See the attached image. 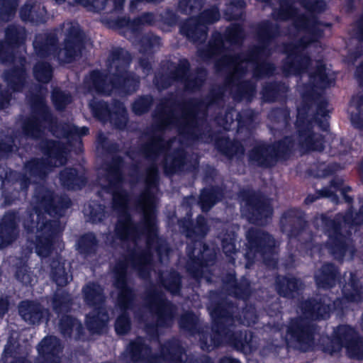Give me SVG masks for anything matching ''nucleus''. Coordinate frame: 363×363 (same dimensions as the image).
<instances>
[{"label":"nucleus","instance_id":"nucleus-1","mask_svg":"<svg viewBox=\"0 0 363 363\" xmlns=\"http://www.w3.org/2000/svg\"><path fill=\"white\" fill-rule=\"evenodd\" d=\"M112 195L113 208L118 213L115 228V238L106 236L110 245H121L128 254L113 267L114 286L118 290L117 306L121 315L117 318L115 329L123 335L130 328L126 311L131 308L135 298L133 289L127 286L128 274L134 270L140 277H149L152 267V250L154 249L161 262L168 259L170 250L164 240L157 236L156 208L158 201V183H145V189L135 201V206L142 215L140 223H134L128 212V194L122 183H99Z\"/></svg>","mask_w":363,"mask_h":363},{"label":"nucleus","instance_id":"nucleus-2","mask_svg":"<svg viewBox=\"0 0 363 363\" xmlns=\"http://www.w3.org/2000/svg\"><path fill=\"white\" fill-rule=\"evenodd\" d=\"M309 84L298 85L303 104L297 108L296 141L286 136L272 145L264 143L257 144L250 152V160L257 165L268 167L278 161L285 160L294 150L302 152H320L324 149L323 138L314 132L313 123L326 130L328 127L327 101L321 96L323 89L330 86L334 82L333 72L323 64L316 62L314 72L308 74Z\"/></svg>","mask_w":363,"mask_h":363},{"label":"nucleus","instance_id":"nucleus-3","mask_svg":"<svg viewBox=\"0 0 363 363\" xmlns=\"http://www.w3.org/2000/svg\"><path fill=\"white\" fill-rule=\"evenodd\" d=\"M30 205L33 212H26L23 218L25 230L28 234H31L28 238L30 245L23 250L16 264V277L25 285L31 284L35 279L32 272L26 264L33 247L38 256L48 257L52 243L63 228L58 220H51L47 218V216L53 218L62 216L65 210L70 207L71 200L66 195L54 196L53 192L45 186H38Z\"/></svg>","mask_w":363,"mask_h":363},{"label":"nucleus","instance_id":"nucleus-4","mask_svg":"<svg viewBox=\"0 0 363 363\" xmlns=\"http://www.w3.org/2000/svg\"><path fill=\"white\" fill-rule=\"evenodd\" d=\"M208 310L212 318V334H206L200 331L198 318L192 313H185L179 320L180 328L190 335L199 334L201 348L204 351H211L223 344H228L237 350L250 353L255 350L257 345L252 333L245 330L238 331L235 328L242 324L247 326L254 325L257 321L256 311L254 307H246L242 311L243 318H238V306L228 301L215 303L211 301Z\"/></svg>","mask_w":363,"mask_h":363},{"label":"nucleus","instance_id":"nucleus-5","mask_svg":"<svg viewBox=\"0 0 363 363\" xmlns=\"http://www.w3.org/2000/svg\"><path fill=\"white\" fill-rule=\"evenodd\" d=\"M279 9H273L272 15L276 20H292L296 31V41L284 45L282 51L286 54L282 69L285 75L304 73L311 64L308 49L319 45L323 24L318 21L311 12H321L326 4L323 0H279Z\"/></svg>","mask_w":363,"mask_h":363},{"label":"nucleus","instance_id":"nucleus-6","mask_svg":"<svg viewBox=\"0 0 363 363\" xmlns=\"http://www.w3.org/2000/svg\"><path fill=\"white\" fill-rule=\"evenodd\" d=\"M343 298L333 301L323 296L318 302L310 299L302 302L297 310L299 316L291 318L286 328L284 341L288 347L306 352L309 350L314 340L315 328L312 320L329 317L332 310L342 311L348 302L359 303L363 301V286L355 274L350 272L347 282L342 289Z\"/></svg>","mask_w":363,"mask_h":363},{"label":"nucleus","instance_id":"nucleus-7","mask_svg":"<svg viewBox=\"0 0 363 363\" xmlns=\"http://www.w3.org/2000/svg\"><path fill=\"white\" fill-rule=\"evenodd\" d=\"M47 93V89L40 87L39 94L30 97L31 116L23 122V134L20 135V138L16 135L15 138L12 136L1 135L0 159L8 157L9 153L17 150L16 140H18L19 145H21V141L24 138H40L47 129L57 138L66 139L70 146L72 145V141L80 145L81 137L89 133V128L85 126L79 128L69 123L57 125L45 104V98Z\"/></svg>","mask_w":363,"mask_h":363},{"label":"nucleus","instance_id":"nucleus-8","mask_svg":"<svg viewBox=\"0 0 363 363\" xmlns=\"http://www.w3.org/2000/svg\"><path fill=\"white\" fill-rule=\"evenodd\" d=\"M40 148L45 159H33L26 162L23 172L0 167V189L5 198V203L11 204L16 199L25 197L32 182L43 179L53 167L67 162L68 147L53 140H43Z\"/></svg>","mask_w":363,"mask_h":363},{"label":"nucleus","instance_id":"nucleus-9","mask_svg":"<svg viewBox=\"0 0 363 363\" xmlns=\"http://www.w3.org/2000/svg\"><path fill=\"white\" fill-rule=\"evenodd\" d=\"M131 57L130 53L122 48L111 50L106 65L108 74L93 71L84 81V93L110 94L114 89L125 94L136 91L140 79L133 73L128 72Z\"/></svg>","mask_w":363,"mask_h":363},{"label":"nucleus","instance_id":"nucleus-10","mask_svg":"<svg viewBox=\"0 0 363 363\" xmlns=\"http://www.w3.org/2000/svg\"><path fill=\"white\" fill-rule=\"evenodd\" d=\"M363 223V205L358 213L353 216L349 211L345 215L337 214L333 220L321 214L314 218L313 224L317 229H321L327 235L328 240L324 245L337 260L344 258L352 259L355 250L349 235L352 225Z\"/></svg>","mask_w":363,"mask_h":363},{"label":"nucleus","instance_id":"nucleus-11","mask_svg":"<svg viewBox=\"0 0 363 363\" xmlns=\"http://www.w3.org/2000/svg\"><path fill=\"white\" fill-rule=\"evenodd\" d=\"M151 340L138 337L130 342L123 354L125 363H213L206 356L198 360L189 358L180 342L172 339L159 345L158 352H153Z\"/></svg>","mask_w":363,"mask_h":363},{"label":"nucleus","instance_id":"nucleus-12","mask_svg":"<svg viewBox=\"0 0 363 363\" xmlns=\"http://www.w3.org/2000/svg\"><path fill=\"white\" fill-rule=\"evenodd\" d=\"M179 225L186 236L194 241L186 247L189 257L186 266L187 272L196 280L204 278L210 281L208 268L213 264L216 255L201 241L208 231L205 218L202 216H198L196 223L193 228H191L192 223L189 218L179 220Z\"/></svg>","mask_w":363,"mask_h":363},{"label":"nucleus","instance_id":"nucleus-13","mask_svg":"<svg viewBox=\"0 0 363 363\" xmlns=\"http://www.w3.org/2000/svg\"><path fill=\"white\" fill-rule=\"evenodd\" d=\"M65 33L64 47L57 48L56 31L41 33L35 36L33 47L36 55L40 57L52 56L60 62H70L81 54L83 48V35L77 23L67 22L62 26Z\"/></svg>","mask_w":363,"mask_h":363},{"label":"nucleus","instance_id":"nucleus-14","mask_svg":"<svg viewBox=\"0 0 363 363\" xmlns=\"http://www.w3.org/2000/svg\"><path fill=\"white\" fill-rule=\"evenodd\" d=\"M26 30L21 26L11 25L5 31V42L0 41V62H12L13 69L6 71L4 74V81L13 91H21L26 82V73L24 68L26 59L19 55L15 56L16 48L24 49Z\"/></svg>","mask_w":363,"mask_h":363},{"label":"nucleus","instance_id":"nucleus-15","mask_svg":"<svg viewBox=\"0 0 363 363\" xmlns=\"http://www.w3.org/2000/svg\"><path fill=\"white\" fill-rule=\"evenodd\" d=\"M246 268H250L253 262L259 258L263 259L267 267H277V243L270 235L260 229L252 228L246 233Z\"/></svg>","mask_w":363,"mask_h":363},{"label":"nucleus","instance_id":"nucleus-16","mask_svg":"<svg viewBox=\"0 0 363 363\" xmlns=\"http://www.w3.org/2000/svg\"><path fill=\"white\" fill-rule=\"evenodd\" d=\"M281 228L283 233H286L289 238V245L296 244L299 242L300 249L306 248L310 250V255L320 253L323 245H319L316 240L313 243V238L306 228V222L303 213L298 209H290L286 211L281 218Z\"/></svg>","mask_w":363,"mask_h":363},{"label":"nucleus","instance_id":"nucleus-17","mask_svg":"<svg viewBox=\"0 0 363 363\" xmlns=\"http://www.w3.org/2000/svg\"><path fill=\"white\" fill-rule=\"evenodd\" d=\"M189 62L186 59H182L176 64H171L169 72L165 75L155 76L154 84L158 89L167 88L173 82H179L184 85L188 91H196L203 85L206 71L203 68L198 69L196 73L189 74Z\"/></svg>","mask_w":363,"mask_h":363},{"label":"nucleus","instance_id":"nucleus-18","mask_svg":"<svg viewBox=\"0 0 363 363\" xmlns=\"http://www.w3.org/2000/svg\"><path fill=\"white\" fill-rule=\"evenodd\" d=\"M145 303L152 315L156 318V324L145 325V330L147 334L152 332V338L158 337L159 327H169L172 325L176 314V306L167 301L162 292L155 289L147 291Z\"/></svg>","mask_w":363,"mask_h":363},{"label":"nucleus","instance_id":"nucleus-19","mask_svg":"<svg viewBox=\"0 0 363 363\" xmlns=\"http://www.w3.org/2000/svg\"><path fill=\"white\" fill-rule=\"evenodd\" d=\"M84 301L94 308V312L86 316V325L92 333H101L108 321V315L104 306L103 289L95 283H89L82 289Z\"/></svg>","mask_w":363,"mask_h":363},{"label":"nucleus","instance_id":"nucleus-20","mask_svg":"<svg viewBox=\"0 0 363 363\" xmlns=\"http://www.w3.org/2000/svg\"><path fill=\"white\" fill-rule=\"evenodd\" d=\"M345 347L351 358L363 359V338L356 330L347 325H339L334 330L330 344L324 347L323 351L330 355L338 354Z\"/></svg>","mask_w":363,"mask_h":363},{"label":"nucleus","instance_id":"nucleus-21","mask_svg":"<svg viewBox=\"0 0 363 363\" xmlns=\"http://www.w3.org/2000/svg\"><path fill=\"white\" fill-rule=\"evenodd\" d=\"M242 213L250 223L264 225L273 213L270 201L251 190H242L239 194Z\"/></svg>","mask_w":363,"mask_h":363},{"label":"nucleus","instance_id":"nucleus-22","mask_svg":"<svg viewBox=\"0 0 363 363\" xmlns=\"http://www.w3.org/2000/svg\"><path fill=\"white\" fill-rule=\"evenodd\" d=\"M154 20V15L147 13L132 21L127 22L123 35L132 40L133 44L139 45L140 52L150 53L161 46V39L152 33H147L140 37L142 26L145 24H152Z\"/></svg>","mask_w":363,"mask_h":363},{"label":"nucleus","instance_id":"nucleus-23","mask_svg":"<svg viewBox=\"0 0 363 363\" xmlns=\"http://www.w3.org/2000/svg\"><path fill=\"white\" fill-rule=\"evenodd\" d=\"M220 15L218 6L203 11L198 17L191 18L181 27V33L194 43L204 42L207 38L208 24L216 23Z\"/></svg>","mask_w":363,"mask_h":363},{"label":"nucleus","instance_id":"nucleus-24","mask_svg":"<svg viewBox=\"0 0 363 363\" xmlns=\"http://www.w3.org/2000/svg\"><path fill=\"white\" fill-rule=\"evenodd\" d=\"M89 106L94 117L105 123L109 121L112 125L118 129H123L128 122L127 111L119 101H115L111 106L106 102L91 100Z\"/></svg>","mask_w":363,"mask_h":363},{"label":"nucleus","instance_id":"nucleus-25","mask_svg":"<svg viewBox=\"0 0 363 363\" xmlns=\"http://www.w3.org/2000/svg\"><path fill=\"white\" fill-rule=\"evenodd\" d=\"M64 345L55 336L45 337L37 345L35 363H71L63 354Z\"/></svg>","mask_w":363,"mask_h":363},{"label":"nucleus","instance_id":"nucleus-26","mask_svg":"<svg viewBox=\"0 0 363 363\" xmlns=\"http://www.w3.org/2000/svg\"><path fill=\"white\" fill-rule=\"evenodd\" d=\"M18 311L21 318L29 325H38L43 320H48L49 316V311L35 301H21Z\"/></svg>","mask_w":363,"mask_h":363},{"label":"nucleus","instance_id":"nucleus-27","mask_svg":"<svg viewBox=\"0 0 363 363\" xmlns=\"http://www.w3.org/2000/svg\"><path fill=\"white\" fill-rule=\"evenodd\" d=\"M337 191L341 192V194L343 196L345 202L348 203H352L353 200L352 198L347 195V193L351 191V188L347 186H344L343 180L337 177L334 178L330 182L329 186L324 187L323 189L318 191L317 192V196L308 195L305 199V203L306 204H309L314 202L317 199L325 197L330 199L333 203H337L338 198L336 195V192Z\"/></svg>","mask_w":363,"mask_h":363},{"label":"nucleus","instance_id":"nucleus-28","mask_svg":"<svg viewBox=\"0 0 363 363\" xmlns=\"http://www.w3.org/2000/svg\"><path fill=\"white\" fill-rule=\"evenodd\" d=\"M18 235L16 213L14 212L5 213L0 221V249L11 245Z\"/></svg>","mask_w":363,"mask_h":363},{"label":"nucleus","instance_id":"nucleus-29","mask_svg":"<svg viewBox=\"0 0 363 363\" xmlns=\"http://www.w3.org/2000/svg\"><path fill=\"white\" fill-rule=\"evenodd\" d=\"M61 185L68 190L81 189L86 183V177L82 168L67 167L59 174Z\"/></svg>","mask_w":363,"mask_h":363},{"label":"nucleus","instance_id":"nucleus-30","mask_svg":"<svg viewBox=\"0 0 363 363\" xmlns=\"http://www.w3.org/2000/svg\"><path fill=\"white\" fill-rule=\"evenodd\" d=\"M125 0H73L77 4L81 5L87 11L100 13L106 11L111 12L122 9Z\"/></svg>","mask_w":363,"mask_h":363},{"label":"nucleus","instance_id":"nucleus-31","mask_svg":"<svg viewBox=\"0 0 363 363\" xmlns=\"http://www.w3.org/2000/svg\"><path fill=\"white\" fill-rule=\"evenodd\" d=\"M225 233L222 232L219 234L218 238L221 240L223 251L225 255L230 258V262L234 264L235 258L233 255L237 253V249L235 245V233L238 230V225L232 224H225L224 227Z\"/></svg>","mask_w":363,"mask_h":363},{"label":"nucleus","instance_id":"nucleus-32","mask_svg":"<svg viewBox=\"0 0 363 363\" xmlns=\"http://www.w3.org/2000/svg\"><path fill=\"white\" fill-rule=\"evenodd\" d=\"M338 270L333 264H325L314 275L318 288L330 289L335 285Z\"/></svg>","mask_w":363,"mask_h":363},{"label":"nucleus","instance_id":"nucleus-33","mask_svg":"<svg viewBox=\"0 0 363 363\" xmlns=\"http://www.w3.org/2000/svg\"><path fill=\"white\" fill-rule=\"evenodd\" d=\"M224 288L229 295L243 300L246 299L251 292L250 283L247 279L243 278L240 283H237L233 274H229L225 279Z\"/></svg>","mask_w":363,"mask_h":363},{"label":"nucleus","instance_id":"nucleus-34","mask_svg":"<svg viewBox=\"0 0 363 363\" xmlns=\"http://www.w3.org/2000/svg\"><path fill=\"white\" fill-rule=\"evenodd\" d=\"M302 283L294 277H277L276 289L278 294L284 297L294 298L301 289Z\"/></svg>","mask_w":363,"mask_h":363},{"label":"nucleus","instance_id":"nucleus-35","mask_svg":"<svg viewBox=\"0 0 363 363\" xmlns=\"http://www.w3.org/2000/svg\"><path fill=\"white\" fill-rule=\"evenodd\" d=\"M46 11L40 4L26 3L20 10L22 21L33 23H40L45 21Z\"/></svg>","mask_w":363,"mask_h":363},{"label":"nucleus","instance_id":"nucleus-36","mask_svg":"<svg viewBox=\"0 0 363 363\" xmlns=\"http://www.w3.org/2000/svg\"><path fill=\"white\" fill-rule=\"evenodd\" d=\"M289 118V111L286 108L273 109L269 113L271 124L269 125L272 133L276 135L279 131L286 130Z\"/></svg>","mask_w":363,"mask_h":363},{"label":"nucleus","instance_id":"nucleus-37","mask_svg":"<svg viewBox=\"0 0 363 363\" xmlns=\"http://www.w3.org/2000/svg\"><path fill=\"white\" fill-rule=\"evenodd\" d=\"M218 150L228 157H242L245 153L243 145L238 141H230L228 138L222 137L216 140Z\"/></svg>","mask_w":363,"mask_h":363},{"label":"nucleus","instance_id":"nucleus-38","mask_svg":"<svg viewBox=\"0 0 363 363\" xmlns=\"http://www.w3.org/2000/svg\"><path fill=\"white\" fill-rule=\"evenodd\" d=\"M50 266L51 278L57 286H64L72 279V276L66 272L65 261L62 260L61 257L53 260Z\"/></svg>","mask_w":363,"mask_h":363},{"label":"nucleus","instance_id":"nucleus-39","mask_svg":"<svg viewBox=\"0 0 363 363\" xmlns=\"http://www.w3.org/2000/svg\"><path fill=\"white\" fill-rule=\"evenodd\" d=\"M348 111L351 122L357 128H363V96H354L352 98Z\"/></svg>","mask_w":363,"mask_h":363},{"label":"nucleus","instance_id":"nucleus-40","mask_svg":"<svg viewBox=\"0 0 363 363\" xmlns=\"http://www.w3.org/2000/svg\"><path fill=\"white\" fill-rule=\"evenodd\" d=\"M219 188H206L201 193L199 203L203 211H208L223 196Z\"/></svg>","mask_w":363,"mask_h":363},{"label":"nucleus","instance_id":"nucleus-41","mask_svg":"<svg viewBox=\"0 0 363 363\" xmlns=\"http://www.w3.org/2000/svg\"><path fill=\"white\" fill-rule=\"evenodd\" d=\"M77 246L79 253L87 258L95 255L98 248V243L93 233H87L79 239Z\"/></svg>","mask_w":363,"mask_h":363},{"label":"nucleus","instance_id":"nucleus-42","mask_svg":"<svg viewBox=\"0 0 363 363\" xmlns=\"http://www.w3.org/2000/svg\"><path fill=\"white\" fill-rule=\"evenodd\" d=\"M59 329L61 334L65 337H70L74 332L79 337L82 334L83 327L78 320L69 315H64L60 320Z\"/></svg>","mask_w":363,"mask_h":363},{"label":"nucleus","instance_id":"nucleus-43","mask_svg":"<svg viewBox=\"0 0 363 363\" xmlns=\"http://www.w3.org/2000/svg\"><path fill=\"white\" fill-rule=\"evenodd\" d=\"M84 213L89 221L93 223L101 222L108 216V212L105 211V207L95 201H91L84 206Z\"/></svg>","mask_w":363,"mask_h":363},{"label":"nucleus","instance_id":"nucleus-44","mask_svg":"<svg viewBox=\"0 0 363 363\" xmlns=\"http://www.w3.org/2000/svg\"><path fill=\"white\" fill-rule=\"evenodd\" d=\"M288 87L285 84L274 83L267 84L262 91L263 100L266 102H272L282 97L287 92Z\"/></svg>","mask_w":363,"mask_h":363},{"label":"nucleus","instance_id":"nucleus-45","mask_svg":"<svg viewBox=\"0 0 363 363\" xmlns=\"http://www.w3.org/2000/svg\"><path fill=\"white\" fill-rule=\"evenodd\" d=\"M160 279L163 286L172 294L179 293L181 287V277L175 271L162 273Z\"/></svg>","mask_w":363,"mask_h":363},{"label":"nucleus","instance_id":"nucleus-46","mask_svg":"<svg viewBox=\"0 0 363 363\" xmlns=\"http://www.w3.org/2000/svg\"><path fill=\"white\" fill-rule=\"evenodd\" d=\"M4 358L7 363H32L26 354L21 352L18 347L10 344L5 347Z\"/></svg>","mask_w":363,"mask_h":363},{"label":"nucleus","instance_id":"nucleus-47","mask_svg":"<svg viewBox=\"0 0 363 363\" xmlns=\"http://www.w3.org/2000/svg\"><path fill=\"white\" fill-rule=\"evenodd\" d=\"M245 3L243 0H233L224 11V16L228 21L240 18L243 15Z\"/></svg>","mask_w":363,"mask_h":363},{"label":"nucleus","instance_id":"nucleus-48","mask_svg":"<svg viewBox=\"0 0 363 363\" xmlns=\"http://www.w3.org/2000/svg\"><path fill=\"white\" fill-rule=\"evenodd\" d=\"M206 1V0H179L177 10L181 13L191 15L199 11Z\"/></svg>","mask_w":363,"mask_h":363},{"label":"nucleus","instance_id":"nucleus-49","mask_svg":"<svg viewBox=\"0 0 363 363\" xmlns=\"http://www.w3.org/2000/svg\"><path fill=\"white\" fill-rule=\"evenodd\" d=\"M18 2L16 0H0V22H7L14 16Z\"/></svg>","mask_w":363,"mask_h":363},{"label":"nucleus","instance_id":"nucleus-50","mask_svg":"<svg viewBox=\"0 0 363 363\" xmlns=\"http://www.w3.org/2000/svg\"><path fill=\"white\" fill-rule=\"evenodd\" d=\"M35 78L40 82L48 83L52 76V69L49 63L39 62L33 69Z\"/></svg>","mask_w":363,"mask_h":363},{"label":"nucleus","instance_id":"nucleus-51","mask_svg":"<svg viewBox=\"0 0 363 363\" xmlns=\"http://www.w3.org/2000/svg\"><path fill=\"white\" fill-rule=\"evenodd\" d=\"M238 123V133L240 134L245 130L250 133V126L252 125L254 118V112L252 110H245L242 113L236 114Z\"/></svg>","mask_w":363,"mask_h":363},{"label":"nucleus","instance_id":"nucleus-52","mask_svg":"<svg viewBox=\"0 0 363 363\" xmlns=\"http://www.w3.org/2000/svg\"><path fill=\"white\" fill-rule=\"evenodd\" d=\"M52 99L55 108L58 110H62L71 103L72 96L66 91H62L59 89H54L52 94Z\"/></svg>","mask_w":363,"mask_h":363},{"label":"nucleus","instance_id":"nucleus-53","mask_svg":"<svg viewBox=\"0 0 363 363\" xmlns=\"http://www.w3.org/2000/svg\"><path fill=\"white\" fill-rule=\"evenodd\" d=\"M152 101L153 99L150 96H141L133 104V111L135 114L140 116L149 111Z\"/></svg>","mask_w":363,"mask_h":363},{"label":"nucleus","instance_id":"nucleus-54","mask_svg":"<svg viewBox=\"0 0 363 363\" xmlns=\"http://www.w3.org/2000/svg\"><path fill=\"white\" fill-rule=\"evenodd\" d=\"M53 309L57 313L67 311L70 307V298L67 294H55L52 300Z\"/></svg>","mask_w":363,"mask_h":363},{"label":"nucleus","instance_id":"nucleus-55","mask_svg":"<svg viewBox=\"0 0 363 363\" xmlns=\"http://www.w3.org/2000/svg\"><path fill=\"white\" fill-rule=\"evenodd\" d=\"M233 112H235L233 109H226L225 111V116H216L215 121L218 125L223 127L224 130H228L231 128V125L234 123L233 117Z\"/></svg>","mask_w":363,"mask_h":363},{"label":"nucleus","instance_id":"nucleus-56","mask_svg":"<svg viewBox=\"0 0 363 363\" xmlns=\"http://www.w3.org/2000/svg\"><path fill=\"white\" fill-rule=\"evenodd\" d=\"M347 152V148L343 141L340 138H335L331 143L330 154L336 155L338 154H345Z\"/></svg>","mask_w":363,"mask_h":363},{"label":"nucleus","instance_id":"nucleus-57","mask_svg":"<svg viewBox=\"0 0 363 363\" xmlns=\"http://www.w3.org/2000/svg\"><path fill=\"white\" fill-rule=\"evenodd\" d=\"M106 136L104 135V134L103 133H99L98 137H97V142H98L97 148L99 149V147H101L102 149H108V152L116 151L118 147L116 145H112L110 148L106 147Z\"/></svg>","mask_w":363,"mask_h":363},{"label":"nucleus","instance_id":"nucleus-58","mask_svg":"<svg viewBox=\"0 0 363 363\" xmlns=\"http://www.w3.org/2000/svg\"><path fill=\"white\" fill-rule=\"evenodd\" d=\"M334 171L333 166H326L325 164H321L320 165V169L316 173L318 177H326L330 174L333 173Z\"/></svg>","mask_w":363,"mask_h":363},{"label":"nucleus","instance_id":"nucleus-59","mask_svg":"<svg viewBox=\"0 0 363 363\" xmlns=\"http://www.w3.org/2000/svg\"><path fill=\"white\" fill-rule=\"evenodd\" d=\"M9 301L7 298H0V318L3 317L9 311Z\"/></svg>","mask_w":363,"mask_h":363},{"label":"nucleus","instance_id":"nucleus-60","mask_svg":"<svg viewBox=\"0 0 363 363\" xmlns=\"http://www.w3.org/2000/svg\"><path fill=\"white\" fill-rule=\"evenodd\" d=\"M140 66L143 69L145 74L148 75L150 74L152 67L149 60L141 59L140 60Z\"/></svg>","mask_w":363,"mask_h":363},{"label":"nucleus","instance_id":"nucleus-61","mask_svg":"<svg viewBox=\"0 0 363 363\" xmlns=\"http://www.w3.org/2000/svg\"><path fill=\"white\" fill-rule=\"evenodd\" d=\"M355 77L360 84H363V62L357 68Z\"/></svg>","mask_w":363,"mask_h":363},{"label":"nucleus","instance_id":"nucleus-62","mask_svg":"<svg viewBox=\"0 0 363 363\" xmlns=\"http://www.w3.org/2000/svg\"><path fill=\"white\" fill-rule=\"evenodd\" d=\"M219 363H241L240 361L236 358L230 356H225L220 359Z\"/></svg>","mask_w":363,"mask_h":363},{"label":"nucleus","instance_id":"nucleus-63","mask_svg":"<svg viewBox=\"0 0 363 363\" xmlns=\"http://www.w3.org/2000/svg\"><path fill=\"white\" fill-rule=\"evenodd\" d=\"M162 1V0H133L130 3V9H134V7L135 6V4L136 2L145 1V2H147V3H160Z\"/></svg>","mask_w":363,"mask_h":363},{"label":"nucleus","instance_id":"nucleus-64","mask_svg":"<svg viewBox=\"0 0 363 363\" xmlns=\"http://www.w3.org/2000/svg\"><path fill=\"white\" fill-rule=\"evenodd\" d=\"M359 172H360L361 177L363 179V160H362V162L360 165Z\"/></svg>","mask_w":363,"mask_h":363}]
</instances>
